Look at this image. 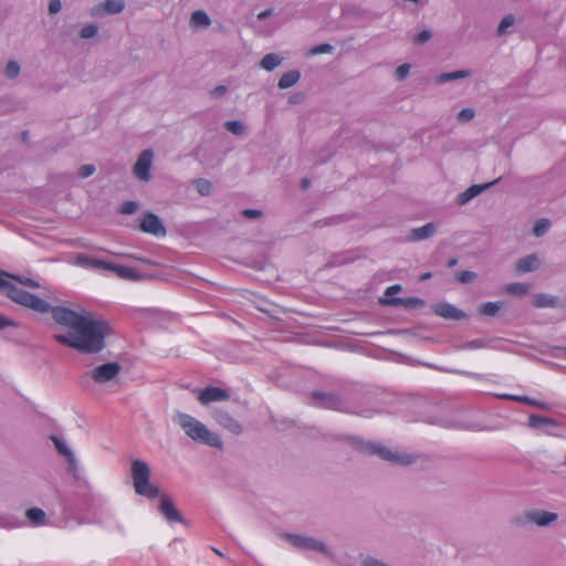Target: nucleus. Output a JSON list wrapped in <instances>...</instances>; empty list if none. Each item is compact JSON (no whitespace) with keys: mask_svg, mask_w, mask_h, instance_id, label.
<instances>
[{"mask_svg":"<svg viewBox=\"0 0 566 566\" xmlns=\"http://www.w3.org/2000/svg\"><path fill=\"white\" fill-rule=\"evenodd\" d=\"M332 51V45L329 44H321L311 50V54H322V53H329Z\"/></svg>","mask_w":566,"mask_h":566,"instance_id":"45","label":"nucleus"},{"mask_svg":"<svg viewBox=\"0 0 566 566\" xmlns=\"http://www.w3.org/2000/svg\"><path fill=\"white\" fill-rule=\"evenodd\" d=\"M53 441L59 453H61L67 459L70 469L73 470V468L75 467V459L71 449L57 438H53Z\"/></svg>","mask_w":566,"mask_h":566,"instance_id":"25","label":"nucleus"},{"mask_svg":"<svg viewBox=\"0 0 566 566\" xmlns=\"http://www.w3.org/2000/svg\"><path fill=\"white\" fill-rule=\"evenodd\" d=\"M549 420L538 416H531L530 422L532 426H538L548 422Z\"/></svg>","mask_w":566,"mask_h":566,"instance_id":"48","label":"nucleus"},{"mask_svg":"<svg viewBox=\"0 0 566 566\" xmlns=\"http://www.w3.org/2000/svg\"><path fill=\"white\" fill-rule=\"evenodd\" d=\"M160 512L170 522L181 521V515L175 507L174 502L167 495H163L160 499Z\"/></svg>","mask_w":566,"mask_h":566,"instance_id":"12","label":"nucleus"},{"mask_svg":"<svg viewBox=\"0 0 566 566\" xmlns=\"http://www.w3.org/2000/svg\"><path fill=\"white\" fill-rule=\"evenodd\" d=\"M153 163V151L149 149L144 150L135 166H134V174L135 176L143 181H148L150 179V167Z\"/></svg>","mask_w":566,"mask_h":566,"instance_id":"8","label":"nucleus"},{"mask_svg":"<svg viewBox=\"0 0 566 566\" xmlns=\"http://www.w3.org/2000/svg\"><path fill=\"white\" fill-rule=\"evenodd\" d=\"M280 64H281V59L279 57V55H276L274 53L265 54L260 62L261 67L266 71H272Z\"/></svg>","mask_w":566,"mask_h":566,"instance_id":"27","label":"nucleus"},{"mask_svg":"<svg viewBox=\"0 0 566 566\" xmlns=\"http://www.w3.org/2000/svg\"><path fill=\"white\" fill-rule=\"evenodd\" d=\"M124 9L122 0H106L92 9V15H101L103 13H119Z\"/></svg>","mask_w":566,"mask_h":566,"instance_id":"11","label":"nucleus"},{"mask_svg":"<svg viewBox=\"0 0 566 566\" xmlns=\"http://www.w3.org/2000/svg\"><path fill=\"white\" fill-rule=\"evenodd\" d=\"M193 392L197 394V399L203 406L216 401H226L230 397L227 390L220 387H208L202 390L196 389Z\"/></svg>","mask_w":566,"mask_h":566,"instance_id":"7","label":"nucleus"},{"mask_svg":"<svg viewBox=\"0 0 566 566\" xmlns=\"http://www.w3.org/2000/svg\"><path fill=\"white\" fill-rule=\"evenodd\" d=\"M138 206L135 201H125L120 209H119V212L123 213V214H133L134 212H136Z\"/></svg>","mask_w":566,"mask_h":566,"instance_id":"37","label":"nucleus"},{"mask_svg":"<svg viewBox=\"0 0 566 566\" xmlns=\"http://www.w3.org/2000/svg\"><path fill=\"white\" fill-rule=\"evenodd\" d=\"M469 75H470L469 71H457V72H451V73H443V74L439 75L438 82L439 83H444V82H448V81L462 78V77H465V76H469Z\"/></svg>","mask_w":566,"mask_h":566,"instance_id":"30","label":"nucleus"},{"mask_svg":"<svg viewBox=\"0 0 566 566\" xmlns=\"http://www.w3.org/2000/svg\"><path fill=\"white\" fill-rule=\"evenodd\" d=\"M139 228L143 232L150 233L157 237L166 234V229L163 226L161 221L156 214L151 212L146 213L142 218Z\"/></svg>","mask_w":566,"mask_h":566,"instance_id":"9","label":"nucleus"},{"mask_svg":"<svg viewBox=\"0 0 566 566\" xmlns=\"http://www.w3.org/2000/svg\"><path fill=\"white\" fill-rule=\"evenodd\" d=\"M493 184L494 182L484 184V185H473V186L469 187L464 192H462L459 196L458 202L460 205L467 203L469 200H471L472 198H474L475 196L481 193L484 189L489 188Z\"/></svg>","mask_w":566,"mask_h":566,"instance_id":"18","label":"nucleus"},{"mask_svg":"<svg viewBox=\"0 0 566 566\" xmlns=\"http://www.w3.org/2000/svg\"><path fill=\"white\" fill-rule=\"evenodd\" d=\"M385 303H388V304H398L400 303V300H390V301H385Z\"/></svg>","mask_w":566,"mask_h":566,"instance_id":"55","label":"nucleus"},{"mask_svg":"<svg viewBox=\"0 0 566 566\" xmlns=\"http://www.w3.org/2000/svg\"><path fill=\"white\" fill-rule=\"evenodd\" d=\"M226 127L229 132L233 133L234 135H240L243 133V125L237 120L227 122Z\"/></svg>","mask_w":566,"mask_h":566,"instance_id":"36","label":"nucleus"},{"mask_svg":"<svg viewBox=\"0 0 566 566\" xmlns=\"http://www.w3.org/2000/svg\"><path fill=\"white\" fill-rule=\"evenodd\" d=\"M105 270L114 272L120 279L137 280L139 277L135 269L125 265L106 262Z\"/></svg>","mask_w":566,"mask_h":566,"instance_id":"14","label":"nucleus"},{"mask_svg":"<svg viewBox=\"0 0 566 566\" xmlns=\"http://www.w3.org/2000/svg\"><path fill=\"white\" fill-rule=\"evenodd\" d=\"M227 91V87L224 85H219L214 87L211 92L213 96H220Z\"/></svg>","mask_w":566,"mask_h":566,"instance_id":"50","label":"nucleus"},{"mask_svg":"<svg viewBox=\"0 0 566 566\" xmlns=\"http://www.w3.org/2000/svg\"><path fill=\"white\" fill-rule=\"evenodd\" d=\"M527 517L531 522L535 523L536 525L546 526L557 520V514L546 511H534L528 513Z\"/></svg>","mask_w":566,"mask_h":566,"instance_id":"15","label":"nucleus"},{"mask_svg":"<svg viewBox=\"0 0 566 566\" xmlns=\"http://www.w3.org/2000/svg\"><path fill=\"white\" fill-rule=\"evenodd\" d=\"M493 184L494 182L484 184V185H473V186L469 187L464 192H462L459 196L458 202L460 205L467 203L469 200H471L472 198H474L475 196L481 193L484 189L489 188Z\"/></svg>","mask_w":566,"mask_h":566,"instance_id":"19","label":"nucleus"},{"mask_svg":"<svg viewBox=\"0 0 566 566\" xmlns=\"http://www.w3.org/2000/svg\"><path fill=\"white\" fill-rule=\"evenodd\" d=\"M132 478L137 494L147 499H155L159 495V489L150 483V469L142 460L132 462Z\"/></svg>","mask_w":566,"mask_h":566,"instance_id":"4","label":"nucleus"},{"mask_svg":"<svg viewBox=\"0 0 566 566\" xmlns=\"http://www.w3.org/2000/svg\"><path fill=\"white\" fill-rule=\"evenodd\" d=\"M55 322L66 326V334H56L55 340L81 353L95 354L105 347V337L111 332L109 325L96 319L91 313L80 314L65 307H54Z\"/></svg>","mask_w":566,"mask_h":566,"instance_id":"1","label":"nucleus"},{"mask_svg":"<svg viewBox=\"0 0 566 566\" xmlns=\"http://www.w3.org/2000/svg\"><path fill=\"white\" fill-rule=\"evenodd\" d=\"M242 216L245 218H258L261 216V211L254 209H245L242 211Z\"/></svg>","mask_w":566,"mask_h":566,"instance_id":"47","label":"nucleus"},{"mask_svg":"<svg viewBox=\"0 0 566 566\" xmlns=\"http://www.w3.org/2000/svg\"><path fill=\"white\" fill-rule=\"evenodd\" d=\"M217 421L232 433L239 434L242 431L240 423L227 413L218 415Z\"/></svg>","mask_w":566,"mask_h":566,"instance_id":"20","label":"nucleus"},{"mask_svg":"<svg viewBox=\"0 0 566 566\" xmlns=\"http://www.w3.org/2000/svg\"><path fill=\"white\" fill-rule=\"evenodd\" d=\"M13 325L12 321L7 318L6 316L0 315V329H3L7 326Z\"/></svg>","mask_w":566,"mask_h":566,"instance_id":"51","label":"nucleus"},{"mask_svg":"<svg viewBox=\"0 0 566 566\" xmlns=\"http://www.w3.org/2000/svg\"><path fill=\"white\" fill-rule=\"evenodd\" d=\"M500 308H501V303H499V302H488V303H484V304H482L480 306L479 313L481 315H485V316H494V315L497 314Z\"/></svg>","mask_w":566,"mask_h":566,"instance_id":"29","label":"nucleus"},{"mask_svg":"<svg viewBox=\"0 0 566 566\" xmlns=\"http://www.w3.org/2000/svg\"><path fill=\"white\" fill-rule=\"evenodd\" d=\"M8 279L15 280L24 286L39 287V284L32 279L18 277L0 270V290L4 291L9 298L39 313H46L50 311V305L48 302L22 290L15 284L9 282Z\"/></svg>","mask_w":566,"mask_h":566,"instance_id":"2","label":"nucleus"},{"mask_svg":"<svg viewBox=\"0 0 566 566\" xmlns=\"http://www.w3.org/2000/svg\"><path fill=\"white\" fill-rule=\"evenodd\" d=\"M289 541L292 543L293 546L303 548V549H313L317 552H324L325 545L316 541L312 537H303L298 535H287Z\"/></svg>","mask_w":566,"mask_h":566,"instance_id":"10","label":"nucleus"},{"mask_svg":"<svg viewBox=\"0 0 566 566\" xmlns=\"http://www.w3.org/2000/svg\"><path fill=\"white\" fill-rule=\"evenodd\" d=\"M400 290H401V286H400V285H398V284L391 285V286L387 287V290H386V296H387V297H390V296H392L394 294H397Z\"/></svg>","mask_w":566,"mask_h":566,"instance_id":"49","label":"nucleus"},{"mask_svg":"<svg viewBox=\"0 0 566 566\" xmlns=\"http://www.w3.org/2000/svg\"><path fill=\"white\" fill-rule=\"evenodd\" d=\"M268 15H269V12H266V11H265V12L259 13V15H258V17H259V18H265V17H268Z\"/></svg>","mask_w":566,"mask_h":566,"instance_id":"56","label":"nucleus"},{"mask_svg":"<svg viewBox=\"0 0 566 566\" xmlns=\"http://www.w3.org/2000/svg\"><path fill=\"white\" fill-rule=\"evenodd\" d=\"M457 262H458L457 259H451V260L448 261V266L452 268V266H454L457 264Z\"/></svg>","mask_w":566,"mask_h":566,"instance_id":"54","label":"nucleus"},{"mask_svg":"<svg viewBox=\"0 0 566 566\" xmlns=\"http://www.w3.org/2000/svg\"><path fill=\"white\" fill-rule=\"evenodd\" d=\"M409 71L410 65L407 63L398 66L395 71L396 78L400 81L403 80L409 74Z\"/></svg>","mask_w":566,"mask_h":566,"instance_id":"41","label":"nucleus"},{"mask_svg":"<svg viewBox=\"0 0 566 566\" xmlns=\"http://www.w3.org/2000/svg\"><path fill=\"white\" fill-rule=\"evenodd\" d=\"M455 277L460 283H469L475 277V273L471 271H460L457 273Z\"/></svg>","mask_w":566,"mask_h":566,"instance_id":"38","label":"nucleus"},{"mask_svg":"<svg viewBox=\"0 0 566 566\" xmlns=\"http://www.w3.org/2000/svg\"><path fill=\"white\" fill-rule=\"evenodd\" d=\"M197 191L202 196H208L212 191V184L207 179H198L195 181Z\"/></svg>","mask_w":566,"mask_h":566,"instance_id":"32","label":"nucleus"},{"mask_svg":"<svg viewBox=\"0 0 566 566\" xmlns=\"http://www.w3.org/2000/svg\"><path fill=\"white\" fill-rule=\"evenodd\" d=\"M539 260L535 254L526 255L520 259L516 263V272L526 273L534 271L538 268Z\"/></svg>","mask_w":566,"mask_h":566,"instance_id":"17","label":"nucleus"},{"mask_svg":"<svg viewBox=\"0 0 566 566\" xmlns=\"http://www.w3.org/2000/svg\"><path fill=\"white\" fill-rule=\"evenodd\" d=\"M310 186V180L307 178L302 179V188L307 189Z\"/></svg>","mask_w":566,"mask_h":566,"instance_id":"52","label":"nucleus"},{"mask_svg":"<svg viewBox=\"0 0 566 566\" xmlns=\"http://www.w3.org/2000/svg\"><path fill=\"white\" fill-rule=\"evenodd\" d=\"M433 311L437 315L444 318L461 319L465 316L463 312L448 303L437 304Z\"/></svg>","mask_w":566,"mask_h":566,"instance_id":"13","label":"nucleus"},{"mask_svg":"<svg viewBox=\"0 0 566 566\" xmlns=\"http://www.w3.org/2000/svg\"><path fill=\"white\" fill-rule=\"evenodd\" d=\"M549 228V221L547 219H539L536 221L533 232L536 237H541L546 233Z\"/></svg>","mask_w":566,"mask_h":566,"instance_id":"34","label":"nucleus"},{"mask_svg":"<svg viewBox=\"0 0 566 566\" xmlns=\"http://www.w3.org/2000/svg\"><path fill=\"white\" fill-rule=\"evenodd\" d=\"M97 33V27L95 24H87L81 30V36L84 39L93 38Z\"/></svg>","mask_w":566,"mask_h":566,"instance_id":"39","label":"nucleus"},{"mask_svg":"<svg viewBox=\"0 0 566 566\" xmlns=\"http://www.w3.org/2000/svg\"><path fill=\"white\" fill-rule=\"evenodd\" d=\"M430 38H431L430 31L423 30L415 36V42L418 44H422V43L427 42Z\"/></svg>","mask_w":566,"mask_h":566,"instance_id":"44","label":"nucleus"},{"mask_svg":"<svg viewBox=\"0 0 566 566\" xmlns=\"http://www.w3.org/2000/svg\"><path fill=\"white\" fill-rule=\"evenodd\" d=\"M175 422L185 431V433L192 440L208 444L210 447L221 448L222 441L220 437L210 431L202 422L195 417L178 412L175 417Z\"/></svg>","mask_w":566,"mask_h":566,"instance_id":"3","label":"nucleus"},{"mask_svg":"<svg viewBox=\"0 0 566 566\" xmlns=\"http://www.w3.org/2000/svg\"><path fill=\"white\" fill-rule=\"evenodd\" d=\"M313 398L319 401V406L327 409H338L340 406V400L338 397L332 394L325 392H313Z\"/></svg>","mask_w":566,"mask_h":566,"instance_id":"16","label":"nucleus"},{"mask_svg":"<svg viewBox=\"0 0 566 566\" xmlns=\"http://www.w3.org/2000/svg\"><path fill=\"white\" fill-rule=\"evenodd\" d=\"M62 3L60 0H50L49 12L50 14H56L61 11Z\"/></svg>","mask_w":566,"mask_h":566,"instance_id":"46","label":"nucleus"},{"mask_svg":"<svg viewBox=\"0 0 566 566\" xmlns=\"http://www.w3.org/2000/svg\"><path fill=\"white\" fill-rule=\"evenodd\" d=\"M410 302H413V303H420V304H422V303H423L422 301H420V300H418V298L410 300Z\"/></svg>","mask_w":566,"mask_h":566,"instance_id":"57","label":"nucleus"},{"mask_svg":"<svg viewBox=\"0 0 566 566\" xmlns=\"http://www.w3.org/2000/svg\"><path fill=\"white\" fill-rule=\"evenodd\" d=\"M505 291L509 294H514V295L521 296L528 292V285L523 284V283H511V284L506 285Z\"/></svg>","mask_w":566,"mask_h":566,"instance_id":"31","label":"nucleus"},{"mask_svg":"<svg viewBox=\"0 0 566 566\" xmlns=\"http://www.w3.org/2000/svg\"><path fill=\"white\" fill-rule=\"evenodd\" d=\"M211 24L209 15L202 11H193L190 18V25L192 28H208Z\"/></svg>","mask_w":566,"mask_h":566,"instance_id":"22","label":"nucleus"},{"mask_svg":"<svg viewBox=\"0 0 566 566\" xmlns=\"http://www.w3.org/2000/svg\"><path fill=\"white\" fill-rule=\"evenodd\" d=\"M25 515L33 525H40L45 520V513L38 507L29 509Z\"/></svg>","mask_w":566,"mask_h":566,"instance_id":"28","label":"nucleus"},{"mask_svg":"<svg viewBox=\"0 0 566 566\" xmlns=\"http://www.w3.org/2000/svg\"><path fill=\"white\" fill-rule=\"evenodd\" d=\"M506 398H510V399L516 400V401H521L526 405L539 406L534 399L526 397V396H506Z\"/></svg>","mask_w":566,"mask_h":566,"instance_id":"43","label":"nucleus"},{"mask_svg":"<svg viewBox=\"0 0 566 566\" xmlns=\"http://www.w3.org/2000/svg\"><path fill=\"white\" fill-rule=\"evenodd\" d=\"M120 371L118 363L112 361L99 365L91 371V378L98 384L113 380Z\"/></svg>","mask_w":566,"mask_h":566,"instance_id":"6","label":"nucleus"},{"mask_svg":"<svg viewBox=\"0 0 566 566\" xmlns=\"http://www.w3.org/2000/svg\"><path fill=\"white\" fill-rule=\"evenodd\" d=\"M76 263L84 266V268H93V269H102L105 270L106 261L90 258L86 255H78L76 258Z\"/></svg>","mask_w":566,"mask_h":566,"instance_id":"23","label":"nucleus"},{"mask_svg":"<svg viewBox=\"0 0 566 566\" xmlns=\"http://www.w3.org/2000/svg\"><path fill=\"white\" fill-rule=\"evenodd\" d=\"M22 138H23V140H27V139H28V133H27V132H24V133L22 134Z\"/></svg>","mask_w":566,"mask_h":566,"instance_id":"58","label":"nucleus"},{"mask_svg":"<svg viewBox=\"0 0 566 566\" xmlns=\"http://www.w3.org/2000/svg\"><path fill=\"white\" fill-rule=\"evenodd\" d=\"M534 306L542 307H555L558 303L557 297L551 296L548 294H537L534 296Z\"/></svg>","mask_w":566,"mask_h":566,"instance_id":"24","label":"nucleus"},{"mask_svg":"<svg viewBox=\"0 0 566 566\" xmlns=\"http://www.w3.org/2000/svg\"><path fill=\"white\" fill-rule=\"evenodd\" d=\"M20 73V65L15 61H10L6 66V75L10 78H14Z\"/></svg>","mask_w":566,"mask_h":566,"instance_id":"35","label":"nucleus"},{"mask_svg":"<svg viewBox=\"0 0 566 566\" xmlns=\"http://www.w3.org/2000/svg\"><path fill=\"white\" fill-rule=\"evenodd\" d=\"M436 231L433 223L429 222L422 227L416 228L411 231V240L420 241L431 237Z\"/></svg>","mask_w":566,"mask_h":566,"instance_id":"21","label":"nucleus"},{"mask_svg":"<svg viewBox=\"0 0 566 566\" xmlns=\"http://www.w3.org/2000/svg\"><path fill=\"white\" fill-rule=\"evenodd\" d=\"M300 80V72L297 71H290V72H286L284 73L280 81H279V87L280 88H289L291 86H293L294 84H296Z\"/></svg>","mask_w":566,"mask_h":566,"instance_id":"26","label":"nucleus"},{"mask_svg":"<svg viewBox=\"0 0 566 566\" xmlns=\"http://www.w3.org/2000/svg\"><path fill=\"white\" fill-rule=\"evenodd\" d=\"M95 171V167L93 165H83L78 169V176L81 178H87L93 175Z\"/></svg>","mask_w":566,"mask_h":566,"instance_id":"42","label":"nucleus"},{"mask_svg":"<svg viewBox=\"0 0 566 566\" xmlns=\"http://www.w3.org/2000/svg\"><path fill=\"white\" fill-rule=\"evenodd\" d=\"M359 449L368 454H376L382 460L408 465L415 461V458L410 454H399L395 453L388 448L381 446L380 443L367 442L360 443Z\"/></svg>","mask_w":566,"mask_h":566,"instance_id":"5","label":"nucleus"},{"mask_svg":"<svg viewBox=\"0 0 566 566\" xmlns=\"http://www.w3.org/2000/svg\"><path fill=\"white\" fill-rule=\"evenodd\" d=\"M429 277H431V273L427 272V273L421 274L419 280L424 281V280H428Z\"/></svg>","mask_w":566,"mask_h":566,"instance_id":"53","label":"nucleus"},{"mask_svg":"<svg viewBox=\"0 0 566 566\" xmlns=\"http://www.w3.org/2000/svg\"><path fill=\"white\" fill-rule=\"evenodd\" d=\"M474 111L472 108H463L458 114V119L462 123L469 122L474 117Z\"/></svg>","mask_w":566,"mask_h":566,"instance_id":"40","label":"nucleus"},{"mask_svg":"<svg viewBox=\"0 0 566 566\" xmlns=\"http://www.w3.org/2000/svg\"><path fill=\"white\" fill-rule=\"evenodd\" d=\"M514 22L515 18L513 14L505 15L499 24L497 34L503 35L506 32L507 28L512 27Z\"/></svg>","mask_w":566,"mask_h":566,"instance_id":"33","label":"nucleus"}]
</instances>
